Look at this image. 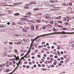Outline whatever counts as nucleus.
Returning <instances> with one entry per match:
<instances>
[{"mask_svg": "<svg viewBox=\"0 0 74 74\" xmlns=\"http://www.w3.org/2000/svg\"><path fill=\"white\" fill-rule=\"evenodd\" d=\"M54 34V33H51L50 34H44L41 35H40L39 36H37V37H36L35 39H34V40L33 39H32L31 40V41L32 42L30 45V47L32 48L33 45V42H34V41L36 39H37V38H40V37H42V36H49V35H51V34Z\"/></svg>", "mask_w": 74, "mask_h": 74, "instance_id": "f257e3e1", "label": "nucleus"}, {"mask_svg": "<svg viewBox=\"0 0 74 74\" xmlns=\"http://www.w3.org/2000/svg\"><path fill=\"white\" fill-rule=\"evenodd\" d=\"M33 4H36V2L34 1L32 2H31L29 3V4H26V5H27V6H30L31 5H32Z\"/></svg>", "mask_w": 74, "mask_h": 74, "instance_id": "f03ea898", "label": "nucleus"}, {"mask_svg": "<svg viewBox=\"0 0 74 74\" xmlns=\"http://www.w3.org/2000/svg\"><path fill=\"white\" fill-rule=\"evenodd\" d=\"M6 67H8L9 65L10 66L12 65V62H7L6 63Z\"/></svg>", "mask_w": 74, "mask_h": 74, "instance_id": "7ed1b4c3", "label": "nucleus"}, {"mask_svg": "<svg viewBox=\"0 0 74 74\" xmlns=\"http://www.w3.org/2000/svg\"><path fill=\"white\" fill-rule=\"evenodd\" d=\"M22 4V2H18L17 3H14V5H21Z\"/></svg>", "mask_w": 74, "mask_h": 74, "instance_id": "20e7f679", "label": "nucleus"}, {"mask_svg": "<svg viewBox=\"0 0 74 74\" xmlns=\"http://www.w3.org/2000/svg\"><path fill=\"white\" fill-rule=\"evenodd\" d=\"M23 40L24 41H25L26 42H29V39H23Z\"/></svg>", "mask_w": 74, "mask_h": 74, "instance_id": "39448f33", "label": "nucleus"}, {"mask_svg": "<svg viewBox=\"0 0 74 74\" xmlns=\"http://www.w3.org/2000/svg\"><path fill=\"white\" fill-rule=\"evenodd\" d=\"M20 15V14L18 13H16L14 14V15L15 16H18V15Z\"/></svg>", "mask_w": 74, "mask_h": 74, "instance_id": "423d86ee", "label": "nucleus"}, {"mask_svg": "<svg viewBox=\"0 0 74 74\" xmlns=\"http://www.w3.org/2000/svg\"><path fill=\"white\" fill-rule=\"evenodd\" d=\"M29 52H27V53L25 55V58H26V59H27V56L28 55H29Z\"/></svg>", "mask_w": 74, "mask_h": 74, "instance_id": "0eeeda50", "label": "nucleus"}, {"mask_svg": "<svg viewBox=\"0 0 74 74\" xmlns=\"http://www.w3.org/2000/svg\"><path fill=\"white\" fill-rule=\"evenodd\" d=\"M7 5H8V6H14V5H3V6H7Z\"/></svg>", "mask_w": 74, "mask_h": 74, "instance_id": "6e6552de", "label": "nucleus"}, {"mask_svg": "<svg viewBox=\"0 0 74 74\" xmlns=\"http://www.w3.org/2000/svg\"><path fill=\"white\" fill-rule=\"evenodd\" d=\"M50 2H51V3H55L56 2V1L53 0H51V1H50Z\"/></svg>", "mask_w": 74, "mask_h": 74, "instance_id": "1a4fd4ad", "label": "nucleus"}, {"mask_svg": "<svg viewBox=\"0 0 74 74\" xmlns=\"http://www.w3.org/2000/svg\"><path fill=\"white\" fill-rule=\"evenodd\" d=\"M10 56H8V57H10V58H12V59H14V58H13V57H14V56H12V55H11Z\"/></svg>", "mask_w": 74, "mask_h": 74, "instance_id": "9d476101", "label": "nucleus"}, {"mask_svg": "<svg viewBox=\"0 0 74 74\" xmlns=\"http://www.w3.org/2000/svg\"><path fill=\"white\" fill-rule=\"evenodd\" d=\"M49 5V6H50V7H54V5L52 4H50Z\"/></svg>", "mask_w": 74, "mask_h": 74, "instance_id": "9b49d317", "label": "nucleus"}, {"mask_svg": "<svg viewBox=\"0 0 74 74\" xmlns=\"http://www.w3.org/2000/svg\"><path fill=\"white\" fill-rule=\"evenodd\" d=\"M6 31V29H2L1 30V32H5Z\"/></svg>", "mask_w": 74, "mask_h": 74, "instance_id": "f8f14e48", "label": "nucleus"}, {"mask_svg": "<svg viewBox=\"0 0 74 74\" xmlns=\"http://www.w3.org/2000/svg\"><path fill=\"white\" fill-rule=\"evenodd\" d=\"M23 31L24 32H27V30L25 29H23Z\"/></svg>", "mask_w": 74, "mask_h": 74, "instance_id": "ddd939ff", "label": "nucleus"}, {"mask_svg": "<svg viewBox=\"0 0 74 74\" xmlns=\"http://www.w3.org/2000/svg\"><path fill=\"white\" fill-rule=\"evenodd\" d=\"M69 43L70 44H73V41L72 40H70L69 42Z\"/></svg>", "mask_w": 74, "mask_h": 74, "instance_id": "4468645a", "label": "nucleus"}, {"mask_svg": "<svg viewBox=\"0 0 74 74\" xmlns=\"http://www.w3.org/2000/svg\"><path fill=\"white\" fill-rule=\"evenodd\" d=\"M66 18L67 19H69V17L68 16H66V17L64 18V19H66Z\"/></svg>", "mask_w": 74, "mask_h": 74, "instance_id": "2eb2a0df", "label": "nucleus"}, {"mask_svg": "<svg viewBox=\"0 0 74 74\" xmlns=\"http://www.w3.org/2000/svg\"><path fill=\"white\" fill-rule=\"evenodd\" d=\"M31 48H32V47H30V49H29L28 52L29 53V52H30V50H31Z\"/></svg>", "mask_w": 74, "mask_h": 74, "instance_id": "dca6fc26", "label": "nucleus"}, {"mask_svg": "<svg viewBox=\"0 0 74 74\" xmlns=\"http://www.w3.org/2000/svg\"><path fill=\"white\" fill-rule=\"evenodd\" d=\"M34 11H37V10H38V8H35L34 9Z\"/></svg>", "mask_w": 74, "mask_h": 74, "instance_id": "f3484780", "label": "nucleus"}, {"mask_svg": "<svg viewBox=\"0 0 74 74\" xmlns=\"http://www.w3.org/2000/svg\"><path fill=\"white\" fill-rule=\"evenodd\" d=\"M4 54H5V56H7V53H6V51H5L4 52Z\"/></svg>", "mask_w": 74, "mask_h": 74, "instance_id": "a211bd4d", "label": "nucleus"}, {"mask_svg": "<svg viewBox=\"0 0 74 74\" xmlns=\"http://www.w3.org/2000/svg\"><path fill=\"white\" fill-rule=\"evenodd\" d=\"M61 18V16H59V17H57L56 19H60Z\"/></svg>", "mask_w": 74, "mask_h": 74, "instance_id": "6ab92c4d", "label": "nucleus"}, {"mask_svg": "<svg viewBox=\"0 0 74 74\" xmlns=\"http://www.w3.org/2000/svg\"><path fill=\"white\" fill-rule=\"evenodd\" d=\"M58 27H61V28L63 27V26H62L60 25H58Z\"/></svg>", "mask_w": 74, "mask_h": 74, "instance_id": "aec40b11", "label": "nucleus"}, {"mask_svg": "<svg viewBox=\"0 0 74 74\" xmlns=\"http://www.w3.org/2000/svg\"><path fill=\"white\" fill-rule=\"evenodd\" d=\"M18 63L19 64H22V62H21V61L20 60L19 61V62H18Z\"/></svg>", "mask_w": 74, "mask_h": 74, "instance_id": "412c9836", "label": "nucleus"}, {"mask_svg": "<svg viewBox=\"0 0 74 74\" xmlns=\"http://www.w3.org/2000/svg\"><path fill=\"white\" fill-rule=\"evenodd\" d=\"M31 29H34V27H33V26H31Z\"/></svg>", "mask_w": 74, "mask_h": 74, "instance_id": "4be33fe9", "label": "nucleus"}, {"mask_svg": "<svg viewBox=\"0 0 74 74\" xmlns=\"http://www.w3.org/2000/svg\"><path fill=\"white\" fill-rule=\"evenodd\" d=\"M7 42H6L4 41V42H3V43L4 44H7Z\"/></svg>", "mask_w": 74, "mask_h": 74, "instance_id": "5701e85b", "label": "nucleus"}, {"mask_svg": "<svg viewBox=\"0 0 74 74\" xmlns=\"http://www.w3.org/2000/svg\"><path fill=\"white\" fill-rule=\"evenodd\" d=\"M41 70H43V71H46V70H47V69H42Z\"/></svg>", "mask_w": 74, "mask_h": 74, "instance_id": "b1692460", "label": "nucleus"}, {"mask_svg": "<svg viewBox=\"0 0 74 74\" xmlns=\"http://www.w3.org/2000/svg\"><path fill=\"white\" fill-rule=\"evenodd\" d=\"M9 71V69H7L6 71V73H8Z\"/></svg>", "mask_w": 74, "mask_h": 74, "instance_id": "393cba45", "label": "nucleus"}, {"mask_svg": "<svg viewBox=\"0 0 74 74\" xmlns=\"http://www.w3.org/2000/svg\"><path fill=\"white\" fill-rule=\"evenodd\" d=\"M66 62H67V63H68L69 62V59H67L66 60Z\"/></svg>", "mask_w": 74, "mask_h": 74, "instance_id": "a878e982", "label": "nucleus"}, {"mask_svg": "<svg viewBox=\"0 0 74 74\" xmlns=\"http://www.w3.org/2000/svg\"><path fill=\"white\" fill-rule=\"evenodd\" d=\"M14 51H15V52H16V53H17V52H18V50H17L15 49L14 50Z\"/></svg>", "mask_w": 74, "mask_h": 74, "instance_id": "bb28decb", "label": "nucleus"}, {"mask_svg": "<svg viewBox=\"0 0 74 74\" xmlns=\"http://www.w3.org/2000/svg\"><path fill=\"white\" fill-rule=\"evenodd\" d=\"M72 5V3H69V6H71V5Z\"/></svg>", "mask_w": 74, "mask_h": 74, "instance_id": "cd10ccee", "label": "nucleus"}, {"mask_svg": "<svg viewBox=\"0 0 74 74\" xmlns=\"http://www.w3.org/2000/svg\"><path fill=\"white\" fill-rule=\"evenodd\" d=\"M49 18V16H46L45 17V18H46L47 19H48V18Z\"/></svg>", "mask_w": 74, "mask_h": 74, "instance_id": "c85d7f7f", "label": "nucleus"}, {"mask_svg": "<svg viewBox=\"0 0 74 74\" xmlns=\"http://www.w3.org/2000/svg\"><path fill=\"white\" fill-rule=\"evenodd\" d=\"M62 29L63 30H65L67 29V28H63Z\"/></svg>", "mask_w": 74, "mask_h": 74, "instance_id": "c756f323", "label": "nucleus"}, {"mask_svg": "<svg viewBox=\"0 0 74 74\" xmlns=\"http://www.w3.org/2000/svg\"><path fill=\"white\" fill-rule=\"evenodd\" d=\"M65 25H68L69 24V23H65Z\"/></svg>", "mask_w": 74, "mask_h": 74, "instance_id": "7c9ffc66", "label": "nucleus"}, {"mask_svg": "<svg viewBox=\"0 0 74 74\" xmlns=\"http://www.w3.org/2000/svg\"><path fill=\"white\" fill-rule=\"evenodd\" d=\"M21 21H25V19H21Z\"/></svg>", "mask_w": 74, "mask_h": 74, "instance_id": "2f4dec72", "label": "nucleus"}, {"mask_svg": "<svg viewBox=\"0 0 74 74\" xmlns=\"http://www.w3.org/2000/svg\"><path fill=\"white\" fill-rule=\"evenodd\" d=\"M23 55H24V54L22 53L21 55V56H23Z\"/></svg>", "mask_w": 74, "mask_h": 74, "instance_id": "473e14b6", "label": "nucleus"}, {"mask_svg": "<svg viewBox=\"0 0 74 74\" xmlns=\"http://www.w3.org/2000/svg\"><path fill=\"white\" fill-rule=\"evenodd\" d=\"M29 64H30V65H31V64H32V62H29Z\"/></svg>", "mask_w": 74, "mask_h": 74, "instance_id": "72a5a7b5", "label": "nucleus"}, {"mask_svg": "<svg viewBox=\"0 0 74 74\" xmlns=\"http://www.w3.org/2000/svg\"><path fill=\"white\" fill-rule=\"evenodd\" d=\"M42 67H45V65L44 64H42Z\"/></svg>", "mask_w": 74, "mask_h": 74, "instance_id": "f704fd0d", "label": "nucleus"}, {"mask_svg": "<svg viewBox=\"0 0 74 74\" xmlns=\"http://www.w3.org/2000/svg\"><path fill=\"white\" fill-rule=\"evenodd\" d=\"M43 56L45 57H46L47 56V55L45 54H44Z\"/></svg>", "mask_w": 74, "mask_h": 74, "instance_id": "c9c22d12", "label": "nucleus"}, {"mask_svg": "<svg viewBox=\"0 0 74 74\" xmlns=\"http://www.w3.org/2000/svg\"><path fill=\"white\" fill-rule=\"evenodd\" d=\"M58 23H62V21H58Z\"/></svg>", "mask_w": 74, "mask_h": 74, "instance_id": "e433bc0d", "label": "nucleus"}, {"mask_svg": "<svg viewBox=\"0 0 74 74\" xmlns=\"http://www.w3.org/2000/svg\"><path fill=\"white\" fill-rule=\"evenodd\" d=\"M50 60H53V58H50Z\"/></svg>", "mask_w": 74, "mask_h": 74, "instance_id": "4c0bfd02", "label": "nucleus"}, {"mask_svg": "<svg viewBox=\"0 0 74 74\" xmlns=\"http://www.w3.org/2000/svg\"><path fill=\"white\" fill-rule=\"evenodd\" d=\"M64 38H66L67 37V36L64 35Z\"/></svg>", "mask_w": 74, "mask_h": 74, "instance_id": "58836bf2", "label": "nucleus"}, {"mask_svg": "<svg viewBox=\"0 0 74 74\" xmlns=\"http://www.w3.org/2000/svg\"><path fill=\"white\" fill-rule=\"evenodd\" d=\"M41 60H42V61H43V62H45V60H44L42 59H41Z\"/></svg>", "mask_w": 74, "mask_h": 74, "instance_id": "ea45409f", "label": "nucleus"}, {"mask_svg": "<svg viewBox=\"0 0 74 74\" xmlns=\"http://www.w3.org/2000/svg\"><path fill=\"white\" fill-rule=\"evenodd\" d=\"M9 44H13V43L12 42H9Z\"/></svg>", "mask_w": 74, "mask_h": 74, "instance_id": "a19ab883", "label": "nucleus"}, {"mask_svg": "<svg viewBox=\"0 0 74 74\" xmlns=\"http://www.w3.org/2000/svg\"><path fill=\"white\" fill-rule=\"evenodd\" d=\"M46 29V27H42V29Z\"/></svg>", "mask_w": 74, "mask_h": 74, "instance_id": "79ce46f5", "label": "nucleus"}, {"mask_svg": "<svg viewBox=\"0 0 74 74\" xmlns=\"http://www.w3.org/2000/svg\"><path fill=\"white\" fill-rule=\"evenodd\" d=\"M28 15H32V13H28Z\"/></svg>", "mask_w": 74, "mask_h": 74, "instance_id": "37998d69", "label": "nucleus"}, {"mask_svg": "<svg viewBox=\"0 0 74 74\" xmlns=\"http://www.w3.org/2000/svg\"><path fill=\"white\" fill-rule=\"evenodd\" d=\"M38 27H39V25H36V28H38Z\"/></svg>", "mask_w": 74, "mask_h": 74, "instance_id": "c03bdc74", "label": "nucleus"}, {"mask_svg": "<svg viewBox=\"0 0 74 74\" xmlns=\"http://www.w3.org/2000/svg\"><path fill=\"white\" fill-rule=\"evenodd\" d=\"M26 68H29L30 67V66H26Z\"/></svg>", "mask_w": 74, "mask_h": 74, "instance_id": "a18cd8bd", "label": "nucleus"}, {"mask_svg": "<svg viewBox=\"0 0 74 74\" xmlns=\"http://www.w3.org/2000/svg\"><path fill=\"white\" fill-rule=\"evenodd\" d=\"M61 60H64V58H63V57H61Z\"/></svg>", "mask_w": 74, "mask_h": 74, "instance_id": "49530a36", "label": "nucleus"}, {"mask_svg": "<svg viewBox=\"0 0 74 74\" xmlns=\"http://www.w3.org/2000/svg\"><path fill=\"white\" fill-rule=\"evenodd\" d=\"M63 61H60V63H63Z\"/></svg>", "mask_w": 74, "mask_h": 74, "instance_id": "de8ad7c7", "label": "nucleus"}, {"mask_svg": "<svg viewBox=\"0 0 74 74\" xmlns=\"http://www.w3.org/2000/svg\"><path fill=\"white\" fill-rule=\"evenodd\" d=\"M53 56L52 55H50V56H49V57L50 58H51V57H53Z\"/></svg>", "mask_w": 74, "mask_h": 74, "instance_id": "09e8293b", "label": "nucleus"}, {"mask_svg": "<svg viewBox=\"0 0 74 74\" xmlns=\"http://www.w3.org/2000/svg\"><path fill=\"white\" fill-rule=\"evenodd\" d=\"M32 46H34V47H36V44H34V45H32Z\"/></svg>", "mask_w": 74, "mask_h": 74, "instance_id": "8fccbe9b", "label": "nucleus"}, {"mask_svg": "<svg viewBox=\"0 0 74 74\" xmlns=\"http://www.w3.org/2000/svg\"><path fill=\"white\" fill-rule=\"evenodd\" d=\"M46 27H47V29H49V26L48 25H46Z\"/></svg>", "mask_w": 74, "mask_h": 74, "instance_id": "3c124183", "label": "nucleus"}, {"mask_svg": "<svg viewBox=\"0 0 74 74\" xmlns=\"http://www.w3.org/2000/svg\"><path fill=\"white\" fill-rule=\"evenodd\" d=\"M47 60H49V59H50V58H49V57H48L47 58Z\"/></svg>", "mask_w": 74, "mask_h": 74, "instance_id": "603ef678", "label": "nucleus"}, {"mask_svg": "<svg viewBox=\"0 0 74 74\" xmlns=\"http://www.w3.org/2000/svg\"><path fill=\"white\" fill-rule=\"evenodd\" d=\"M60 37H61V38H64V36L62 35L60 36Z\"/></svg>", "mask_w": 74, "mask_h": 74, "instance_id": "864d4df0", "label": "nucleus"}, {"mask_svg": "<svg viewBox=\"0 0 74 74\" xmlns=\"http://www.w3.org/2000/svg\"><path fill=\"white\" fill-rule=\"evenodd\" d=\"M34 67H35V68H36V67H37V66H36V65L35 64L34 65Z\"/></svg>", "mask_w": 74, "mask_h": 74, "instance_id": "5fc2aeb1", "label": "nucleus"}, {"mask_svg": "<svg viewBox=\"0 0 74 74\" xmlns=\"http://www.w3.org/2000/svg\"><path fill=\"white\" fill-rule=\"evenodd\" d=\"M53 64L54 65H56V63L55 62H53Z\"/></svg>", "mask_w": 74, "mask_h": 74, "instance_id": "6e6d98bb", "label": "nucleus"}, {"mask_svg": "<svg viewBox=\"0 0 74 74\" xmlns=\"http://www.w3.org/2000/svg\"><path fill=\"white\" fill-rule=\"evenodd\" d=\"M53 44L54 45H56V44H57L56 43V42H54L53 43Z\"/></svg>", "mask_w": 74, "mask_h": 74, "instance_id": "4d7b16f0", "label": "nucleus"}, {"mask_svg": "<svg viewBox=\"0 0 74 74\" xmlns=\"http://www.w3.org/2000/svg\"><path fill=\"white\" fill-rule=\"evenodd\" d=\"M54 58H58V56H54Z\"/></svg>", "mask_w": 74, "mask_h": 74, "instance_id": "13d9d810", "label": "nucleus"}, {"mask_svg": "<svg viewBox=\"0 0 74 74\" xmlns=\"http://www.w3.org/2000/svg\"><path fill=\"white\" fill-rule=\"evenodd\" d=\"M37 57H38V58H40V57H41V56H40V55H38Z\"/></svg>", "mask_w": 74, "mask_h": 74, "instance_id": "bf43d9fd", "label": "nucleus"}, {"mask_svg": "<svg viewBox=\"0 0 74 74\" xmlns=\"http://www.w3.org/2000/svg\"><path fill=\"white\" fill-rule=\"evenodd\" d=\"M35 52H38V50L36 49L35 50Z\"/></svg>", "mask_w": 74, "mask_h": 74, "instance_id": "052dcab7", "label": "nucleus"}, {"mask_svg": "<svg viewBox=\"0 0 74 74\" xmlns=\"http://www.w3.org/2000/svg\"><path fill=\"white\" fill-rule=\"evenodd\" d=\"M58 65L59 66H62V64H61L60 63H59V64H58Z\"/></svg>", "mask_w": 74, "mask_h": 74, "instance_id": "680f3d73", "label": "nucleus"}, {"mask_svg": "<svg viewBox=\"0 0 74 74\" xmlns=\"http://www.w3.org/2000/svg\"><path fill=\"white\" fill-rule=\"evenodd\" d=\"M57 49H60V48L59 47H58Z\"/></svg>", "mask_w": 74, "mask_h": 74, "instance_id": "e2e57ef3", "label": "nucleus"}, {"mask_svg": "<svg viewBox=\"0 0 74 74\" xmlns=\"http://www.w3.org/2000/svg\"><path fill=\"white\" fill-rule=\"evenodd\" d=\"M38 67H41V65H40V64H38Z\"/></svg>", "mask_w": 74, "mask_h": 74, "instance_id": "0e129e2a", "label": "nucleus"}, {"mask_svg": "<svg viewBox=\"0 0 74 74\" xmlns=\"http://www.w3.org/2000/svg\"><path fill=\"white\" fill-rule=\"evenodd\" d=\"M41 47H41V46H38V48H41Z\"/></svg>", "mask_w": 74, "mask_h": 74, "instance_id": "69168bd1", "label": "nucleus"}, {"mask_svg": "<svg viewBox=\"0 0 74 74\" xmlns=\"http://www.w3.org/2000/svg\"><path fill=\"white\" fill-rule=\"evenodd\" d=\"M51 66L52 67H54V65L53 64L51 65Z\"/></svg>", "mask_w": 74, "mask_h": 74, "instance_id": "338daca9", "label": "nucleus"}, {"mask_svg": "<svg viewBox=\"0 0 74 74\" xmlns=\"http://www.w3.org/2000/svg\"><path fill=\"white\" fill-rule=\"evenodd\" d=\"M42 44H45V42H42Z\"/></svg>", "mask_w": 74, "mask_h": 74, "instance_id": "774afa93", "label": "nucleus"}]
</instances>
